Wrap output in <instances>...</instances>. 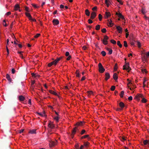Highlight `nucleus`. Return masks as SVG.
<instances>
[{
    "label": "nucleus",
    "instance_id": "obj_9",
    "mask_svg": "<svg viewBox=\"0 0 149 149\" xmlns=\"http://www.w3.org/2000/svg\"><path fill=\"white\" fill-rule=\"evenodd\" d=\"M143 95L141 94H137L135 96V98L137 99L140 100L139 98H143Z\"/></svg>",
    "mask_w": 149,
    "mask_h": 149
},
{
    "label": "nucleus",
    "instance_id": "obj_46",
    "mask_svg": "<svg viewBox=\"0 0 149 149\" xmlns=\"http://www.w3.org/2000/svg\"><path fill=\"white\" fill-rule=\"evenodd\" d=\"M86 131L85 130H83L81 131L80 133V134L81 135H83L85 133H86Z\"/></svg>",
    "mask_w": 149,
    "mask_h": 149
},
{
    "label": "nucleus",
    "instance_id": "obj_64",
    "mask_svg": "<svg viewBox=\"0 0 149 149\" xmlns=\"http://www.w3.org/2000/svg\"><path fill=\"white\" fill-rule=\"evenodd\" d=\"M85 79V76H83L81 79V81H83Z\"/></svg>",
    "mask_w": 149,
    "mask_h": 149
},
{
    "label": "nucleus",
    "instance_id": "obj_36",
    "mask_svg": "<svg viewBox=\"0 0 149 149\" xmlns=\"http://www.w3.org/2000/svg\"><path fill=\"white\" fill-rule=\"evenodd\" d=\"M118 68V65L117 63H116L114 67V70L115 71H116L117 69Z\"/></svg>",
    "mask_w": 149,
    "mask_h": 149
},
{
    "label": "nucleus",
    "instance_id": "obj_47",
    "mask_svg": "<svg viewBox=\"0 0 149 149\" xmlns=\"http://www.w3.org/2000/svg\"><path fill=\"white\" fill-rule=\"evenodd\" d=\"M124 45L125 47H127V44L126 41H124Z\"/></svg>",
    "mask_w": 149,
    "mask_h": 149
},
{
    "label": "nucleus",
    "instance_id": "obj_62",
    "mask_svg": "<svg viewBox=\"0 0 149 149\" xmlns=\"http://www.w3.org/2000/svg\"><path fill=\"white\" fill-rule=\"evenodd\" d=\"M131 43V45H133V46H134V43L133 42V40H132V41H131V43Z\"/></svg>",
    "mask_w": 149,
    "mask_h": 149
},
{
    "label": "nucleus",
    "instance_id": "obj_40",
    "mask_svg": "<svg viewBox=\"0 0 149 149\" xmlns=\"http://www.w3.org/2000/svg\"><path fill=\"white\" fill-rule=\"evenodd\" d=\"M97 6H95V7L92 8V10L93 11V12H95L97 10Z\"/></svg>",
    "mask_w": 149,
    "mask_h": 149
},
{
    "label": "nucleus",
    "instance_id": "obj_58",
    "mask_svg": "<svg viewBox=\"0 0 149 149\" xmlns=\"http://www.w3.org/2000/svg\"><path fill=\"white\" fill-rule=\"evenodd\" d=\"M88 22L89 24H91V23H92V22H93V21L91 20V19H88Z\"/></svg>",
    "mask_w": 149,
    "mask_h": 149
},
{
    "label": "nucleus",
    "instance_id": "obj_26",
    "mask_svg": "<svg viewBox=\"0 0 149 149\" xmlns=\"http://www.w3.org/2000/svg\"><path fill=\"white\" fill-rule=\"evenodd\" d=\"M56 144L55 142H52L49 143V146L50 147H52Z\"/></svg>",
    "mask_w": 149,
    "mask_h": 149
},
{
    "label": "nucleus",
    "instance_id": "obj_4",
    "mask_svg": "<svg viewBox=\"0 0 149 149\" xmlns=\"http://www.w3.org/2000/svg\"><path fill=\"white\" fill-rule=\"evenodd\" d=\"M99 71L101 73H103L105 71V70L103 68L101 63H99L98 64Z\"/></svg>",
    "mask_w": 149,
    "mask_h": 149
},
{
    "label": "nucleus",
    "instance_id": "obj_31",
    "mask_svg": "<svg viewBox=\"0 0 149 149\" xmlns=\"http://www.w3.org/2000/svg\"><path fill=\"white\" fill-rule=\"evenodd\" d=\"M149 141L146 140H145L143 141V143L144 145H146L149 143Z\"/></svg>",
    "mask_w": 149,
    "mask_h": 149
},
{
    "label": "nucleus",
    "instance_id": "obj_44",
    "mask_svg": "<svg viewBox=\"0 0 149 149\" xmlns=\"http://www.w3.org/2000/svg\"><path fill=\"white\" fill-rule=\"evenodd\" d=\"M76 76L78 77H80V74H79V72L78 71H77L76 72Z\"/></svg>",
    "mask_w": 149,
    "mask_h": 149
},
{
    "label": "nucleus",
    "instance_id": "obj_29",
    "mask_svg": "<svg viewBox=\"0 0 149 149\" xmlns=\"http://www.w3.org/2000/svg\"><path fill=\"white\" fill-rule=\"evenodd\" d=\"M60 61L59 59L58 58H57L54 61L55 63V65H56Z\"/></svg>",
    "mask_w": 149,
    "mask_h": 149
},
{
    "label": "nucleus",
    "instance_id": "obj_8",
    "mask_svg": "<svg viewBox=\"0 0 149 149\" xmlns=\"http://www.w3.org/2000/svg\"><path fill=\"white\" fill-rule=\"evenodd\" d=\"M96 16V13L95 12H92L91 13V17L90 19H94Z\"/></svg>",
    "mask_w": 149,
    "mask_h": 149
},
{
    "label": "nucleus",
    "instance_id": "obj_15",
    "mask_svg": "<svg viewBox=\"0 0 149 149\" xmlns=\"http://www.w3.org/2000/svg\"><path fill=\"white\" fill-rule=\"evenodd\" d=\"M113 78L115 81H117V79L118 78V76L117 75V74L116 73H115L113 74Z\"/></svg>",
    "mask_w": 149,
    "mask_h": 149
},
{
    "label": "nucleus",
    "instance_id": "obj_10",
    "mask_svg": "<svg viewBox=\"0 0 149 149\" xmlns=\"http://www.w3.org/2000/svg\"><path fill=\"white\" fill-rule=\"evenodd\" d=\"M111 13L109 12H106L104 15V17L106 19L109 17L111 16Z\"/></svg>",
    "mask_w": 149,
    "mask_h": 149
},
{
    "label": "nucleus",
    "instance_id": "obj_20",
    "mask_svg": "<svg viewBox=\"0 0 149 149\" xmlns=\"http://www.w3.org/2000/svg\"><path fill=\"white\" fill-rule=\"evenodd\" d=\"M147 12L146 11L145 9L143 8L141 10V13L144 15V16L146 17V16L144 14Z\"/></svg>",
    "mask_w": 149,
    "mask_h": 149
},
{
    "label": "nucleus",
    "instance_id": "obj_42",
    "mask_svg": "<svg viewBox=\"0 0 149 149\" xmlns=\"http://www.w3.org/2000/svg\"><path fill=\"white\" fill-rule=\"evenodd\" d=\"M124 93V91H122L121 92L120 94V96L121 97H123V95Z\"/></svg>",
    "mask_w": 149,
    "mask_h": 149
},
{
    "label": "nucleus",
    "instance_id": "obj_21",
    "mask_svg": "<svg viewBox=\"0 0 149 149\" xmlns=\"http://www.w3.org/2000/svg\"><path fill=\"white\" fill-rule=\"evenodd\" d=\"M6 78L10 82L11 81V79L10 77V76L8 74H6Z\"/></svg>",
    "mask_w": 149,
    "mask_h": 149
},
{
    "label": "nucleus",
    "instance_id": "obj_35",
    "mask_svg": "<svg viewBox=\"0 0 149 149\" xmlns=\"http://www.w3.org/2000/svg\"><path fill=\"white\" fill-rule=\"evenodd\" d=\"M89 143L88 142H84V146L86 147H87L89 145Z\"/></svg>",
    "mask_w": 149,
    "mask_h": 149
},
{
    "label": "nucleus",
    "instance_id": "obj_11",
    "mask_svg": "<svg viewBox=\"0 0 149 149\" xmlns=\"http://www.w3.org/2000/svg\"><path fill=\"white\" fill-rule=\"evenodd\" d=\"M52 22L54 25H57L59 23V21L58 19H53L52 21Z\"/></svg>",
    "mask_w": 149,
    "mask_h": 149
},
{
    "label": "nucleus",
    "instance_id": "obj_59",
    "mask_svg": "<svg viewBox=\"0 0 149 149\" xmlns=\"http://www.w3.org/2000/svg\"><path fill=\"white\" fill-rule=\"evenodd\" d=\"M128 99L129 100H132V96H130L128 98Z\"/></svg>",
    "mask_w": 149,
    "mask_h": 149
},
{
    "label": "nucleus",
    "instance_id": "obj_39",
    "mask_svg": "<svg viewBox=\"0 0 149 149\" xmlns=\"http://www.w3.org/2000/svg\"><path fill=\"white\" fill-rule=\"evenodd\" d=\"M101 54L103 56H105L106 55V53L104 51H102L101 52Z\"/></svg>",
    "mask_w": 149,
    "mask_h": 149
},
{
    "label": "nucleus",
    "instance_id": "obj_14",
    "mask_svg": "<svg viewBox=\"0 0 149 149\" xmlns=\"http://www.w3.org/2000/svg\"><path fill=\"white\" fill-rule=\"evenodd\" d=\"M105 79L106 81H107L108 80V79H109L110 78V74L109 73H108V72H106L105 73Z\"/></svg>",
    "mask_w": 149,
    "mask_h": 149
},
{
    "label": "nucleus",
    "instance_id": "obj_12",
    "mask_svg": "<svg viewBox=\"0 0 149 149\" xmlns=\"http://www.w3.org/2000/svg\"><path fill=\"white\" fill-rule=\"evenodd\" d=\"M116 28L118 31L119 33H121L122 31V28L120 26H116Z\"/></svg>",
    "mask_w": 149,
    "mask_h": 149
},
{
    "label": "nucleus",
    "instance_id": "obj_41",
    "mask_svg": "<svg viewBox=\"0 0 149 149\" xmlns=\"http://www.w3.org/2000/svg\"><path fill=\"white\" fill-rule=\"evenodd\" d=\"M142 102L143 103H146L147 102V100L144 98V97H143V98H142Z\"/></svg>",
    "mask_w": 149,
    "mask_h": 149
},
{
    "label": "nucleus",
    "instance_id": "obj_5",
    "mask_svg": "<svg viewBox=\"0 0 149 149\" xmlns=\"http://www.w3.org/2000/svg\"><path fill=\"white\" fill-rule=\"evenodd\" d=\"M104 39L102 40L103 44L104 45H106L108 44V40L109 39V37L107 36H105L104 37Z\"/></svg>",
    "mask_w": 149,
    "mask_h": 149
},
{
    "label": "nucleus",
    "instance_id": "obj_60",
    "mask_svg": "<svg viewBox=\"0 0 149 149\" xmlns=\"http://www.w3.org/2000/svg\"><path fill=\"white\" fill-rule=\"evenodd\" d=\"M32 5L35 8H37L38 7V6L35 4H32Z\"/></svg>",
    "mask_w": 149,
    "mask_h": 149
},
{
    "label": "nucleus",
    "instance_id": "obj_17",
    "mask_svg": "<svg viewBox=\"0 0 149 149\" xmlns=\"http://www.w3.org/2000/svg\"><path fill=\"white\" fill-rule=\"evenodd\" d=\"M36 130L35 129H33V130H30L29 131V133H30L31 134H36Z\"/></svg>",
    "mask_w": 149,
    "mask_h": 149
},
{
    "label": "nucleus",
    "instance_id": "obj_7",
    "mask_svg": "<svg viewBox=\"0 0 149 149\" xmlns=\"http://www.w3.org/2000/svg\"><path fill=\"white\" fill-rule=\"evenodd\" d=\"M107 24L109 26L112 27L113 26V24L112 23L111 19H108L107 20Z\"/></svg>",
    "mask_w": 149,
    "mask_h": 149
},
{
    "label": "nucleus",
    "instance_id": "obj_27",
    "mask_svg": "<svg viewBox=\"0 0 149 149\" xmlns=\"http://www.w3.org/2000/svg\"><path fill=\"white\" fill-rule=\"evenodd\" d=\"M19 7L18 4H16L14 6L15 10H17Z\"/></svg>",
    "mask_w": 149,
    "mask_h": 149
},
{
    "label": "nucleus",
    "instance_id": "obj_18",
    "mask_svg": "<svg viewBox=\"0 0 149 149\" xmlns=\"http://www.w3.org/2000/svg\"><path fill=\"white\" fill-rule=\"evenodd\" d=\"M106 49L107 51H109L108 54L110 55L111 54H112L113 51L111 49L109 48L108 47H107L106 48Z\"/></svg>",
    "mask_w": 149,
    "mask_h": 149
},
{
    "label": "nucleus",
    "instance_id": "obj_50",
    "mask_svg": "<svg viewBox=\"0 0 149 149\" xmlns=\"http://www.w3.org/2000/svg\"><path fill=\"white\" fill-rule=\"evenodd\" d=\"M40 33H37L36 35L34 36V38H38L40 36Z\"/></svg>",
    "mask_w": 149,
    "mask_h": 149
},
{
    "label": "nucleus",
    "instance_id": "obj_24",
    "mask_svg": "<svg viewBox=\"0 0 149 149\" xmlns=\"http://www.w3.org/2000/svg\"><path fill=\"white\" fill-rule=\"evenodd\" d=\"M85 14L87 16H89L90 15V12L88 9L85 10Z\"/></svg>",
    "mask_w": 149,
    "mask_h": 149
},
{
    "label": "nucleus",
    "instance_id": "obj_28",
    "mask_svg": "<svg viewBox=\"0 0 149 149\" xmlns=\"http://www.w3.org/2000/svg\"><path fill=\"white\" fill-rule=\"evenodd\" d=\"M110 3L109 0H105V3L107 4L108 7L109 6Z\"/></svg>",
    "mask_w": 149,
    "mask_h": 149
},
{
    "label": "nucleus",
    "instance_id": "obj_2",
    "mask_svg": "<svg viewBox=\"0 0 149 149\" xmlns=\"http://www.w3.org/2000/svg\"><path fill=\"white\" fill-rule=\"evenodd\" d=\"M25 10L26 11L25 13V15L29 19H32L31 15L29 13L30 12V10L28 7L27 6H25Z\"/></svg>",
    "mask_w": 149,
    "mask_h": 149
},
{
    "label": "nucleus",
    "instance_id": "obj_45",
    "mask_svg": "<svg viewBox=\"0 0 149 149\" xmlns=\"http://www.w3.org/2000/svg\"><path fill=\"white\" fill-rule=\"evenodd\" d=\"M115 86H111V90L112 91H113L115 90Z\"/></svg>",
    "mask_w": 149,
    "mask_h": 149
},
{
    "label": "nucleus",
    "instance_id": "obj_3",
    "mask_svg": "<svg viewBox=\"0 0 149 149\" xmlns=\"http://www.w3.org/2000/svg\"><path fill=\"white\" fill-rule=\"evenodd\" d=\"M123 69L126 70H128V72H129L131 69L130 67L129 63H126V62H125V64L123 66Z\"/></svg>",
    "mask_w": 149,
    "mask_h": 149
},
{
    "label": "nucleus",
    "instance_id": "obj_1",
    "mask_svg": "<svg viewBox=\"0 0 149 149\" xmlns=\"http://www.w3.org/2000/svg\"><path fill=\"white\" fill-rule=\"evenodd\" d=\"M84 123V122L82 121H80L77 123L75 125L76 126L73 128L72 131V134L73 135H74L76 132V130H78V127L83 125Z\"/></svg>",
    "mask_w": 149,
    "mask_h": 149
},
{
    "label": "nucleus",
    "instance_id": "obj_49",
    "mask_svg": "<svg viewBox=\"0 0 149 149\" xmlns=\"http://www.w3.org/2000/svg\"><path fill=\"white\" fill-rule=\"evenodd\" d=\"M59 117L58 116H56L54 118V119L56 120L57 121H58L59 120Z\"/></svg>",
    "mask_w": 149,
    "mask_h": 149
},
{
    "label": "nucleus",
    "instance_id": "obj_19",
    "mask_svg": "<svg viewBox=\"0 0 149 149\" xmlns=\"http://www.w3.org/2000/svg\"><path fill=\"white\" fill-rule=\"evenodd\" d=\"M119 106L121 107V109H123L125 106L124 103L122 102H120L119 104Z\"/></svg>",
    "mask_w": 149,
    "mask_h": 149
},
{
    "label": "nucleus",
    "instance_id": "obj_55",
    "mask_svg": "<svg viewBox=\"0 0 149 149\" xmlns=\"http://www.w3.org/2000/svg\"><path fill=\"white\" fill-rule=\"evenodd\" d=\"M137 45L140 48L141 47V44L140 42L139 41L137 42Z\"/></svg>",
    "mask_w": 149,
    "mask_h": 149
},
{
    "label": "nucleus",
    "instance_id": "obj_53",
    "mask_svg": "<svg viewBox=\"0 0 149 149\" xmlns=\"http://www.w3.org/2000/svg\"><path fill=\"white\" fill-rule=\"evenodd\" d=\"M6 49L7 52V55L8 56V54H9V49H8L7 46H6Z\"/></svg>",
    "mask_w": 149,
    "mask_h": 149
},
{
    "label": "nucleus",
    "instance_id": "obj_51",
    "mask_svg": "<svg viewBox=\"0 0 149 149\" xmlns=\"http://www.w3.org/2000/svg\"><path fill=\"white\" fill-rule=\"evenodd\" d=\"M12 71V74H14L15 72V69L14 68H12L11 70Z\"/></svg>",
    "mask_w": 149,
    "mask_h": 149
},
{
    "label": "nucleus",
    "instance_id": "obj_54",
    "mask_svg": "<svg viewBox=\"0 0 149 149\" xmlns=\"http://www.w3.org/2000/svg\"><path fill=\"white\" fill-rule=\"evenodd\" d=\"M126 140V139L125 137H123L121 138V141H124Z\"/></svg>",
    "mask_w": 149,
    "mask_h": 149
},
{
    "label": "nucleus",
    "instance_id": "obj_52",
    "mask_svg": "<svg viewBox=\"0 0 149 149\" xmlns=\"http://www.w3.org/2000/svg\"><path fill=\"white\" fill-rule=\"evenodd\" d=\"M79 146L78 144H77V145H75V147L76 148V149H79Z\"/></svg>",
    "mask_w": 149,
    "mask_h": 149
},
{
    "label": "nucleus",
    "instance_id": "obj_16",
    "mask_svg": "<svg viewBox=\"0 0 149 149\" xmlns=\"http://www.w3.org/2000/svg\"><path fill=\"white\" fill-rule=\"evenodd\" d=\"M19 100L21 101H22L24 100L25 97L22 95H20L19 97Z\"/></svg>",
    "mask_w": 149,
    "mask_h": 149
},
{
    "label": "nucleus",
    "instance_id": "obj_30",
    "mask_svg": "<svg viewBox=\"0 0 149 149\" xmlns=\"http://www.w3.org/2000/svg\"><path fill=\"white\" fill-rule=\"evenodd\" d=\"M149 56V52H148L146 56L144 54V55L143 56V57L144 59L146 60L147 59V57Z\"/></svg>",
    "mask_w": 149,
    "mask_h": 149
},
{
    "label": "nucleus",
    "instance_id": "obj_6",
    "mask_svg": "<svg viewBox=\"0 0 149 149\" xmlns=\"http://www.w3.org/2000/svg\"><path fill=\"white\" fill-rule=\"evenodd\" d=\"M116 17L120 19H125L124 16L122 15V14L120 13L116 12Z\"/></svg>",
    "mask_w": 149,
    "mask_h": 149
},
{
    "label": "nucleus",
    "instance_id": "obj_33",
    "mask_svg": "<svg viewBox=\"0 0 149 149\" xmlns=\"http://www.w3.org/2000/svg\"><path fill=\"white\" fill-rule=\"evenodd\" d=\"M117 45H118L121 48L122 47V45L120 43V42L119 41H117Z\"/></svg>",
    "mask_w": 149,
    "mask_h": 149
},
{
    "label": "nucleus",
    "instance_id": "obj_43",
    "mask_svg": "<svg viewBox=\"0 0 149 149\" xmlns=\"http://www.w3.org/2000/svg\"><path fill=\"white\" fill-rule=\"evenodd\" d=\"M110 42L112 44H116V42L115 40H110Z\"/></svg>",
    "mask_w": 149,
    "mask_h": 149
},
{
    "label": "nucleus",
    "instance_id": "obj_34",
    "mask_svg": "<svg viewBox=\"0 0 149 149\" xmlns=\"http://www.w3.org/2000/svg\"><path fill=\"white\" fill-rule=\"evenodd\" d=\"M89 137V135H84V136H82L81 137V139H85V138H88Z\"/></svg>",
    "mask_w": 149,
    "mask_h": 149
},
{
    "label": "nucleus",
    "instance_id": "obj_37",
    "mask_svg": "<svg viewBox=\"0 0 149 149\" xmlns=\"http://www.w3.org/2000/svg\"><path fill=\"white\" fill-rule=\"evenodd\" d=\"M3 25L5 26H7V24L6 23V21L5 19H4L3 21Z\"/></svg>",
    "mask_w": 149,
    "mask_h": 149
},
{
    "label": "nucleus",
    "instance_id": "obj_22",
    "mask_svg": "<svg viewBox=\"0 0 149 149\" xmlns=\"http://www.w3.org/2000/svg\"><path fill=\"white\" fill-rule=\"evenodd\" d=\"M49 92L50 93L53 94V95H57V93H56V92H54V91H53L52 90H49Z\"/></svg>",
    "mask_w": 149,
    "mask_h": 149
},
{
    "label": "nucleus",
    "instance_id": "obj_25",
    "mask_svg": "<svg viewBox=\"0 0 149 149\" xmlns=\"http://www.w3.org/2000/svg\"><path fill=\"white\" fill-rule=\"evenodd\" d=\"M54 62V61H53L52 62H51L49 63L48 65V66L49 67H50L53 65H55V63Z\"/></svg>",
    "mask_w": 149,
    "mask_h": 149
},
{
    "label": "nucleus",
    "instance_id": "obj_61",
    "mask_svg": "<svg viewBox=\"0 0 149 149\" xmlns=\"http://www.w3.org/2000/svg\"><path fill=\"white\" fill-rule=\"evenodd\" d=\"M99 19H102V16L100 14L99 15H98Z\"/></svg>",
    "mask_w": 149,
    "mask_h": 149
},
{
    "label": "nucleus",
    "instance_id": "obj_56",
    "mask_svg": "<svg viewBox=\"0 0 149 149\" xmlns=\"http://www.w3.org/2000/svg\"><path fill=\"white\" fill-rule=\"evenodd\" d=\"M11 14V12H8L6 13V14L5 15L8 16Z\"/></svg>",
    "mask_w": 149,
    "mask_h": 149
},
{
    "label": "nucleus",
    "instance_id": "obj_13",
    "mask_svg": "<svg viewBox=\"0 0 149 149\" xmlns=\"http://www.w3.org/2000/svg\"><path fill=\"white\" fill-rule=\"evenodd\" d=\"M69 52H67L65 54V55L66 56H68L67 58V60L68 61L71 58V56L69 55Z\"/></svg>",
    "mask_w": 149,
    "mask_h": 149
},
{
    "label": "nucleus",
    "instance_id": "obj_32",
    "mask_svg": "<svg viewBox=\"0 0 149 149\" xmlns=\"http://www.w3.org/2000/svg\"><path fill=\"white\" fill-rule=\"evenodd\" d=\"M87 93L88 96L90 97L93 94V92L91 91H87Z\"/></svg>",
    "mask_w": 149,
    "mask_h": 149
},
{
    "label": "nucleus",
    "instance_id": "obj_48",
    "mask_svg": "<svg viewBox=\"0 0 149 149\" xmlns=\"http://www.w3.org/2000/svg\"><path fill=\"white\" fill-rule=\"evenodd\" d=\"M101 31L103 33H105L107 31V30L105 28H103L101 30Z\"/></svg>",
    "mask_w": 149,
    "mask_h": 149
},
{
    "label": "nucleus",
    "instance_id": "obj_57",
    "mask_svg": "<svg viewBox=\"0 0 149 149\" xmlns=\"http://www.w3.org/2000/svg\"><path fill=\"white\" fill-rule=\"evenodd\" d=\"M120 4L123 5V3L121 0H116Z\"/></svg>",
    "mask_w": 149,
    "mask_h": 149
},
{
    "label": "nucleus",
    "instance_id": "obj_38",
    "mask_svg": "<svg viewBox=\"0 0 149 149\" xmlns=\"http://www.w3.org/2000/svg\"><path fill=\"white\" fill-rule=\"evenodd\" d=\"M100 26L99 25H98L96 26L95 27V29L97 30H98L100 29Z\"/></svg>",
    "mask_w": 149,
    "mask_h": 149
},
{
    "label": "nucleus",
    "instance_id": "obj_23",
    "mask_svg": "<svg viewBox=\"0 0 149 149\" xmlns=\"http://www.w3.org/2000/svg\"><path fill=\"white\" fill-rule=\"evenodd\" d=\"M48 126L51 129L53 128L54 127V125L51 123H49L48 124Z\"/></svg>",
    "mask_w": 149,
    "mask_h": 149
},
{
    "label": "nucleus",
    "instance_id": "obj_63",
    "mask_svg": "<svg viewBox=\"0 0 149 149\" xmlns=\"http://www.w3.org/2000/svg\"><path fill=\"white\" fill-rule=\"evenodd\" d=\"M38 114L39 115H40L41 116H45L44 113H43V114H42L41 113H38Z\"/></svg>",
    "mask_w": 149,
    "mask_h": 149
}]
</instances>
